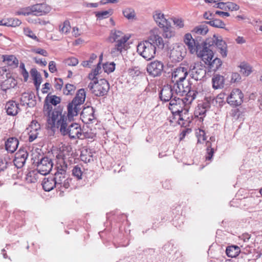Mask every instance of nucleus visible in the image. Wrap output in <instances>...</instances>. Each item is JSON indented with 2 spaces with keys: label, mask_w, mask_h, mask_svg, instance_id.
<instances>
[{
  "label": "nucleus",
  "mask_w": 262,
  "mask_h": 262,
  "mask_svg": "<svg viewBox=\"0 0 262 262\" xmlns=\"http://www.w3.org/2000/svg\"><path fill=\"white\" fill-rule=\"evenodd\" d=\"M156 47L163 49L164 43L163 38L159 35L158 30H154L150 32L147 40L139 43L137 46V52L144 59L150 60L156 55Z\"/></svg>",
  "instance_id": "1"
},
{
  "label": "nucleus",
  "mask_w": 262,
  "mask_h": 262,
  "mask_svg": "<svg viewBox=\"0 0 262 262\" xmlns=\"http://www.w3.org/2000/svg\"><path fill=\"white\" fill-rule=\"evenodd\" d=\"M68 147H63L62 150L59 151L56 158L57 159L56 172L54 174V181L58 189H67L70 186L72 181L71 178L66 177V172L68 169V164L66 160L70 156Z\"/></svg>",
  "instance_id": "2"
},
{
  "label": "nucleus",
  "mask_w": 262,
  "mask_h": 262,
  "mask_svg": "<svg viewBox=\"0 0 262 262\" xmlns=\"http://www.w3.org/2000/svg\"><path fill=\"white\" fill-rule=\"evenodd\" d=\"M52 110L51 104H46L43 106V112L47 115V125L52 130L55 131L59 129L61 134L66 130V128L70 123V121L67 116L66 112L61 110Z\"/></svg>",
  "instance_id": "3"
},
{
  "label": "nucleus",
  "mask_w": 262,
  "mask_h": 262,
  "mask_svg": "<svg viewBox=\"0 0 262 262\" xmlns=\"http://www.w3.org/2000/svg\"><path fill=\"white\" fill-rule=\"evenodd\" d=\"M186 100L185 98L180 99L174 97L169 102L168 106L173 114L178 116V124L183 126H186L190 122V121L188 120V112L189 105L191 103H188V101Z\"/></svg>",
  "instance_id": "4"
},
{
  "label": "nucleus",
  "mask_w": 262,
  "mask_h": 262,
  "mask_svg": "<svg viewBox=\"0 0 262 262\" xmlns=\"http://www.w3.org/2000/svg\"><path fill=\"white\" fill-rule=\"evenodd\" d=\"M173 86L175 94L179 96L185 95L184 98H186V101H188V103H192L202 93L201 91L192 89L191 84L188 81H176Z\"/></svg>",
  "instance_id": "5"
},
{
  "label": "nucleus",
  "mask_w": 262,
  "mask_h": 262,
  "mask_svg": "<svg viewBox=\"0 0 262 262\" xmlns=\"http://www.w3.org/2000/svg\"><path fill=\"white\" fill-rule=\"evenodd\" d=\"M88 88L95 96H102L107 94L110 85L107 80L100 79L91 81L89 84Z\"/></svg>",
  "instance_id": "6"
},
{
  "label": "nucleus",
  "mask_w": 262,
  "mask_h": 262,
  "mask_svg": "<svg viewBox=\"0 0 262 262\" xmlns=\"http://www.w3.org/2000/svg\"><path fill=\"white\" fill-rule=\"evenodd\" d=\"M186 54L185 46L182 43L173 45L170 50L169 57L173 62H180L183 60Z\"/></svg>",
  "instance_id": "7"
},
{
  "label": "nucleus",
  "mask_w": 262,
  "mask_h": 262,
  "mask_svg": "<svg viewBox=\"0 0 262 262\" xmlns=\"http://www.w3.org/2000/svg\"><path fill=\"white\" fill-rule=\"evenodd\" d=\"M207 43L209 47L216 46L219 50V52L223 57H226L227 55V46L221 36L214 35L212 37L207 39Z\"/></svg>",
  "instance_id": "8"
},
{
  "label": "nucleus",
  "mask_w": 262,
  "mask_h": 262,
  "mask_svg": "<svg viewBox=\"0 0 262 262\" xmlns=\"http://www.w3.org/2000/svg\"><path fill=\"white\" fill-rule=\"evenodd\" d=\"M207 45L206 40V42L200 45L197 52L194 53L197 55L198 57L201 58L205 64L210 62L214 56L213 51L207 46Z\"/></svg>",
  "instance_id": "9"
},
{
  "label": "nucleus",
  "mask_w": 262,
  "mask_h": 262,
  "mask_svg": "<svg viewBox=\"0 0 262 262\" xmlns=\"http://www.w3.org/2000/svg\"><path fill=\"white\" fill-rule=\"evenodd\" d=\"M207 45L206 40V42L200 45L197 52L194 53L197 55L198 57L201 58L205 64L210 62L214 56L213 51L207 46Z\"/></svg>",
  "instance_id": "10"
},
{
  "label": "nucleus",
  "mask_w": 262,
  "mask_h": 262,
  "mask_svg": "<svg viewBox=\"0 0 262 262\" xmlns=\"http://www.w3.org/2000/svg\"><path fill=\"white\" fill-rule=\"evenodd\" d=\"M207 45L206 40V42L200 45L197 52L194 53L197 55L198 57L201 58L205 64L210 62L214 56L213 51L207 46Z\"/></svg>",
  "instance_id": "11"
},
{
  "label": "nucleus",
  "mask_w": 262,
  "mask_h": 262,
  "mask_svg": "<svg viewBox=\"0 0 262 262\" xmlns=\"http://www.w3.org/2000/svg\"><path fill=\"white\" fill-rule=\"evenodd\" d=\"M189 71L191 77L195 80H201L206 75L205 67L201 62L191 65Z\"/></svg>",
  "instance_id": "12"
},
{
  "label": "nucleus",
  "mask_w": 262,
  "mask_h": 262,
  "mask_svg": "<svg viewBox=\"0 0 262 262\" xmlns=\"http://www.w3.org/2000/svg\"><path fill=\"white\" fill-rule=\"evenodd\" d=\"M244 94L238 89L232 90L226 100L228 104L233 106L240 105L243 102Z\"/></svg>",
  "instance_id": "13"
},
{
  "label": "nucleus",
  "mask_w": 262,
  "mask_h": 262,
  "mask_svg": "<svg viewBox=\"0 0 262 262\" xmlns=\"http://www.w3.org/2000/svg\"><path fill=\"white\" fill-rule=\"evenodd\" d=\"M81 134L80 125L78 123L71 122L66 127L65 132L61 134L63 136H68L71 139L79 138Z\"/></svg>",
  "instance_id": "14"
},
{
  "label": "nucleus",
  "mask_w": 262,
  "mask_h": 262,
  "mask_svg": "<svg viewBox=\"0 0 262 262\" xmlns=\"http://www.w3.org/2000/svg\"><path fill=\"white\" fill-rule=\"evenodd\" d=\"M164 64L159 60H154L147 64L146 67L148 74L153 77L159 76L163 71Z\"/></svg>",
  "instance_id": "15"
},
{
  "label": "nucleus",
  "mask_w": 262,
  "mask_h": 262,
  "mask_svg": "<svg viewBox=\"0 0 262 262\" xmlns=\"http://www.w3.org/2000/svg\"><path fill=\"white\" fill-rule=\"evenodd\" d=\"M53 165V163L51 159L48 157L42 158L38 162L37 165V171L42 175H46L51 170Z\"/></svg>",
  "instance_id": "16"
},
{
  "label": "nucleus",
  "mask_w": 262,
  "mask_h": 262,
  "mask_svg": "<svg viewBox=\"0 0 262 262\" xmlns=\"http://www.w3.org/2000/svg\"><path fill=\"white\" fill-rule=\"evenodd\" d=\"M183 41L187 46L190 53L192 54L197 52V50L201 44L198 41L195 40L193 38L192 35L189 33H186L184 35Z\"/></svg>",
  "instance_id": "17"
},
{
  "label": "nucleus",
  "mask_w": 262,
  "mask_h": 262,
  "mask_svg": "<svg viewBox=\"0 0 262 262\" xmlns=\"http://www.w3.org/2000/svg\"><path fill=\"white\" fill-rule=\"evenodd\" d=\"M188 71L187 67L180 66L176 68L172 73V79L173 81H184L188 75Z\"/></svg>",
  "instance_id": "18"
},
{
  "label": "nucleus",
  "mask_w": 262,
  "mask_h": 262,
  "mask_svg": "<svg viewBox=\"0 0 262 262\" xmlns=\"http://www.w3.org/2000/svg\"><path fill=\"white\" fill-rule=\"evenodd\" d=\"M33 15L42 16L49 13L51 10L50 6L46 3L37 4L32 6Z\"/></svg>",
  "instance_id": "19"
},
{
  "label": "nucleus",
  "mask_w": 262,
  "mask_h": 262,
  "mask_svg": "<svg viewBox=\"0 0 262 262\" xmlns=\"http://www.w3.org/2000/svg\"><path fill=\"white\" fill-rule=\"evenodd\" d=\"M174 94L173 87L172 88L169 85H164L161 91L160 98L163 101H170L176 97Z\"/></svg>",
  "instance_id": "20"
},
{
  "label": "nucleus",
  "mask_w": 262,
  "mask_h": 262,
  "mask_svg": "<svg viewBox=\"0 0 262 262\" xmlns=\"http://www.w3.org/2000/svg\"><path fill=\"white\" fill-rule=\"evenodd\" d=\"M28 154L24 149H19L15 155L13 160L14 165L18 168H21L25 164L28 158Z\"/></svg>",
  "instance_id": "21"
},
{
  "label": "nucleus",
  "mask_w": 262,
  "mask_h": 262,
  "mask_svg": "<svg viewBox=\"0 0 262 262\" xmlns=\"http://www.w3.org/2000/svg\"><path fill=\"white\" fill-rule=\"evenodd\" d=\"M210 107V104L207 99L202 103L199 104L194 111L195 117L202 119Z\"/></svg>",
  "instance_id": "22"
},
{
  "label": "nucleus",
  "mask_w": 262,
  "mask_h": 262,
  "mask_svg": "<svg viewBox=\"0 0 262 262\" xmlns=\"http://www.w3.org/2000/svg\"><path fill=\"white\" fill-rule=\"evenodd\" d=\"M153 17L155 21L160 28L167 26L169 23L165 18L164 14L160 10H156L154 12Z\"/></svg>",
  "instance_id": "23"
},
{
  "label": "nucleus",
  "mask_w": 262,
  "mask_h": 262,
  "mask_svg": "<svg viewBox=\"0 0 262 262\" xmlns=\"http://www.w3.org/2000/svg\"><path fill=\"white\" fill-rule=\"evenodd\" d=\"M128 39L129 37L116 41L115 47L111 51V54L113 55H118L119 54H121L123 50H126L127 48L126 42Z\"/></svg>",
  "instance_id": "24"
},
{
  "label": "nucleus",
  "mask_w": 262,
  "mask_h": 262,
  "mask_svg": "<svg viewBox=\"0 0 262 262\" xmlns=\"http://www.w3.org/2000/svg\"><path fill=\"white\" fill-rule=\"evenodd\" d=\"M18 105L19 104L14 101H8L5 105L7 114L13 116L16 115L19 111Z\"/></svg>",
  "instance_id": "25"
},
{
  "label": "nucleus",
  "mask_w": 262,
  "mask_h": 262,
  "mask_svg": "<svg viewBox=\"0 0 262 262\" xmlns=\"http://www.w3.org/2000/svg\"><path fill=\"white\" fill-rule=\"evenodd\" d=\"M67 108L68 114H67V116L70 122H72L73 120L74 117L78 115L79 112L81 109V107L77 106V105L71 102L68 105Z\"/></svg>",
  "instance_id": "26"
},
{
  "label": "nucleus",
  "mask_w": 262,
  "mask_h": 262,
  "mask_svg": "<svg viewBox=\"0 0 262 262\" xmlns=\"http://www.w3.org/2000/svg\"><path fill=\"white\" fill-rule=\"evenodd\" d=\"M85 97L86 93L84 90L83 89H81L77 91L75 97L71 102L77 105V106L81 107V105L85 101Z\"/></svg>",
  "instance_id": "27"
},
{
  "label": "nucleus",
  "mask_w": 262,
  "mask_h": 262,
  "mask_svg": "<svg viewBox=\"0 0 262 262\" xmlns=\"http://www.w3.org/2000/svg\"><path fill=\"white\" fill-rule=\"evenodd\" d=\"M93 108L91 107L84 108L81 114L83 121L85 123H89V122L93 121L95 118Z\"/></svg>",
  "instance_id": "28"
},
{
  "label": "nucleus",
  "mask_w": 262,
  "mask_h": 262,
  "mask_svg": "<svg viewBox=\"0 0 262 262\" xmlns=\"http://www.w3.org/2000/svg\"><path fill=\"white\" fill-rule=\"evenodd\" d=\"M18 144L19 142L17 138H9L5 143L6 149L10 152H13L17 149Z\"/></svg>",
  "instance_id": "29"
},
{
  "label": "nucleus",
  "mask_w": 262,
  "mask_h": 262,
  "mask_svg": "<svg viewBox=\"0 0 262 262\" xmlns=\"http://www.w3.org/2000/svg\"><path fill=\"white\" fill-rule=\"evenodd\" d=\"M42 185L46 191H50L54 187L57 188V185L54 181V177L45 178L42 181Z\"/></svg>",
  "instance_id": "30"
},
{
  "label": "nucleus",
  "mask_w": 262,
  "mask_h": 262,
  "mask_svg": "<svg viewBox=\"0 0 262 262\" xmlns=\"http://www.w3.org/2000/svg\"><path fill=\"white\" fill-rule=\"evenodd\" d=\"M3 61L8 66L12 68H16L18 66V60L16 57L13 55H4L2 56Z\"/></svg>",
  "instance_id": "31"
},
{
  "label": "nucleus",
  "mask_w": 262,
  "mask_h": 262,
  "mask_svg": "<svg viewBox=\"0 0 262 262\" xmlns=\"http://www.w3.org/2000/svg\"><path fill=\"white\" fill-rule=\"evenodd\" d=\"M17 84L16 80L13 77H7V79L3 81L1 84V89L6 91L8 89L14 88Z\"/></svg>",
  "instance_id": "32"
},
{
  "label": "nucleus",
  "mask_w": 262,
  "mask_h": 262,
  "mask_svg": "<svg viewBox=\"0 0 262 262\" xmlns=\"http://www.w3.org/2000/svg\"><path fill=\"white\" fill-rule=\"evenodd\" d=\"M128 37V36L124 34V33L120 31L114 30L111 32L110 36V40L111 42H116Z\"/></svg>",
  "instance_id": "33"
},
{
  "label": "nucleus",
  "mask_w": 262,
  "mask_h": 262,
  "mask_svg": "<svg viewBox=\"0 0 262 262\" xmlns=\"http://www.w3.org/2000/svg\"><path fill=\"white\" fill-rule=\"evenodd\" d=\"M224 79L222 76L214 75L212 79V86L214 89H221L224 86Z\"/></svg>",
  "instance_id": "34"
},
{
  "label": "nucleus",
  "mask_w": 262,
  "mask_h": 262,
  "mask_svg": "<svg viewBox=\"0 0 262 262\" xmlns=\"http://www.w3.org/2000/svg\"><path fill=\"white\" fill-rule=\"evenodd\" d=\"M30 74L34 81L35 85L36 88H38L41 82V77L40 73L36 69L33 68L31 70Z\"/></svg>",
  "instance_id": "35"
},
{
  "label": "nucleus",
  "mask_w": 262,
  "mask_h": 262,
  "mask_svg": "<svg viewBox=\"0 0 262 262\" xmlns=\"http://www.w3.org/2000/svg\"><path fill=\"white\" fill-rule=\"evenodd\" d=\"M226 252L228 256L235 257L239 254L240 249L238 246H231L227 248Z\"/></svg>",
  "instance_id": "36"
},
{
  "label": "nucleus",
  "mask_w": 262,
  "mask_h": 262,
  "mask_svg": "<svg viewBox=\"0 0 262 262\" xmlns=\"http://www.w3.org/2000/svg\"><path fill=\"white\" fill-rule=\"evenodd\" d=\"M222 62L221 60L216 57L213 60H210V62L207 63V64L208 65V68L210 70L215 71L219 69V68L222 66Z\"/></svg>",
  "instance_id": "37"
},
{
  "label": "nucleus",
  "mask_w": 262,
  "mask_h": 262,
  "mask_svg": "<svg viewBox=\"0 0 262 262\" xmlns=\"http://www.w3.org/2000/svg\"><path fill=\"white\" fill-rule=\"evenodd\" d=\"M208 31V27L205 24H202L195 27L192 30V32L197 35H205Z\"/></svg>",
  "instance_id": "38"
},
{
  "label": "nucleus",
  "mask_w": 262,
  "mask_h": 262,
  "mask_svg": "<svg viewBox=\"0 0 262 262\" xmlns=\"http://www.w3.org/2000/svg\"><path fill=\"white\" fill-rule=\"evenodd\" d=\"M239 68L241 69V73L245 76H248L252 72L251 66L246 63H242L239 66Z\"/></svg>",
  "instance_id": "39"
},
{
  "label": "nucleus",
  "mask_w": 262,
  "mask_h": 262,
  "mask_svg": "<svg viewBox=\"0 0 262 262\" xmlns=\"http://www.w3.org/2000/svg\"><path fill=\"white\" fill-rule=\"evenodd\" d=\"M37 171L32 170L29 172L26 177V181L29 183H35L38 179Z\"/></svg>",
  "instance_id": "40"
},
{
  "label": "nucleus",
  "mask_w": 262,
  "mask_h": 262,
  "mask_svg": "<svg viewBox=\"0 0 262 262\" xmlns=\"http://www.w3.org/2000/svg\"><path fill=\"white\" fill-rule=\"evenodd\" d=\"M60 102V99L59 97L55 95L48 96L45 99V103L44 106L47 104H50L51 103L54 105H56Z\"/></svg>",
  "instance_id": "41"
},
{
  "label": "nucleus",
  "mask_w": 262,
  "mask_h": 262,
  "mask_svg": "<svg viewBox=\"0 0 262 262\" xmlns=\"http://www.w3.org/2000/svg\"><path fill=\"white\" fill-rule=\"evenodd\" d=\"M163 30V36L165 38H169L174 36V32L173 31L169 23L167 26L161 27Z\"/></svg>",
  "instance_id": "42"
},
{
  "label": "nucleus",
  "mask_w": 262,
  "mask_h": 262,
  "mask_svg": "<svg viewBox=\"0 0 262 262\" xmlns=\"http://www.w3.org/2000/svg\"><path fill=\"white\" fill-rule=\"evenodd\" d=\"M5 26L15 27L19 26L21 22L18 18H10L6 19Z\"/></svg>",
  "instance_id": "43"
},
{
  "label": "nucleus",
  "mask_w": 262,
  "mask_h": 262,
  "mask_svg": "<svg viewBox=\"0 0 262 262\" xmlns=\"http://www.w3.org/2000/svg\"><path fill=\"white\" fill-rule=\"evenodd\" d=\"M15 14L18 15H23L25 16L33 14L32 6L20 9L15 12Z\"/></svg>",
  "instance_id": "44"
},
{
  "label": "nucleus",
  "mask_w": 262,
  "mask_h": 262,
  "mask_svg": "<svg viewBox=\"0 0 262 262\" xmlns=\"http://www.w3.org/2000/svg\"><path fill=\"white\" fill-rule=\"evenodd\" d=\"M101 71V67L100 66V62L97 63L96 68L93 70V71L89 74V78L92 81L97 80L98 78L97 76L100 73Z\"/></svg>",
  "instance_id": "45"
},
{
  "label": "nucleus",
  "mask_w": 262,
  "mask_h": 262,
  "mask_svg": "<svg viewBox=\"0 0 262 262\" xmlns=\"http://www.w3.org/2000/svg\"><path fill=\"white\" fill-rule=\"evenodd\" d=\"M83 171L82 168L79 165L75 166L72 169V175L77 180H81Z\"/></svg>",
  "instance_id": "46"
},
{
  "label": "nucleus",
  "mask_w": 262,
  "mask_h": 262,
  "mask_svg": "<svg viewBox=\"0 0 262 262\" xmlns=\"http://www.w3.org/2000/svg\"><path fill=\"white\" fill-rule=\"evenodd\" d=\"M123 14L128 19H133L136 16L134 10L131 8H126L123 11Z\"/></svg>",
  "instance_id": "47"
},
{
  "label": "nucleus",
  "mask_w": 262,
  "mask_h": 262,
  "mask_svg": "<svg viewBox=\"0 0 262 262\" xmlns=\"http://www.w3.org/2000/svg\"><path fill=\"white\" fill-rule=\"evenodd\" d=\"M71 29L70 23L69 21L66 20L59 26V31L63 34H67Z\"/></svg>",
  "instance_id": "48"
},
{
  "label": "nucleus",
  "mask_w": 262,
  "mask_h": 262,
  "mask_svg": "<svg viewBox=\"0 0 262 262\" xmlns=\"http://www.w3.org/2000/svg\"><path fill=\"white\" fill-rule=\"evenodd\" d=\"M210 26L219 28H225V24L219 19H215L208 22Z\"/></svg>",
  "instance_id": "49"
},
{
  "label": "nucleus",
  "mask_w": 262,
  "mask_h": 262,
  "mask_svg": "<svg viewBox=\"0 0 262 262\" xmlns=\"http://www.w3.org/2000/svg\"><path fill=\"white\" fill-rule=\"evenodd\" d=\"M103 68L107 74L112 73L115 69V63L114 62L105 63L103 65Z\"/></svg>",
  "instance_id": "50"
},
{
  "label": "nucleus",
  "mask_w": 262,
  "mask_h": 262,
  "mask_svg": "<svg viewBox=\"0 0 262 262\" xmlns=\"http://www.w3.org/2000/svg\"><path fill=\"white\" fill-rule=\"evenodd\" d=\"M32 95L28 93H24L22 94L20 97V101L23 105L29 104L30 101L32 99Z\"/></svg>",
  "instance_id": "51"
},
{
  "label": "nucleus",
  "mask_w": 262,
  "mask_h": 262,
  "mask_svg": "<svg viewBox=\"0 0 262 262\" xmlns=\"http://www.w3.org/2000/svg\"><path fill=\"white\" fill-rule=\"evenodd\" d=\"M207 146V156H206V160H210L211 159L213 154L214 150L212 148H211V143L209 141H207L206 143Z\"/></svg>",
  "instance_id": "52"
},
{
  "label": "nucleus",
  "mask_w": 262,
  "mask_h": 262,
  "mask_svg": "<svg viewBox=\"0 0 262 262\" xmlns=\"http://www.w3.org/2000/svg\"><path fill=\"white\" fill-rule=\"evenodd\" d=\"M76 90V86L71 84H67L63 89V93L66 95L72 94Z\"/></svg>",
  "instance_id": "53"
},
{
  "label": "nucleus",
  "mask_w": 262,
  "mask_h": 262,
  "mask_svg": "<svg viewBox=\"0 0 262 262\" xmlns=\"http://www.w3.org/2000/svg\"><path fill=\"white\" fill-rule=\"evenodd\" d=\"M41 130L40 124L35 120H33L31 122L29 126L27 128L28 132L37 130Z\"/></svg>",
  "instance_id": "54"
},
{
  "label": "nucleus",
  "mask_w": 262,
  "mask_h": 262,
  "mask_svg": "<svg viewBox=\"0 0 262 262\" xmlns=\"http://www.w3.org/2000/svg\"><path fill=\"white\" fill-rule=\"evenodd\" d=\"M196 134L198 137V142L202 143L206 140V137L204 130L200 129L198 132H196Z\"/></svg>",
  "instance_id": "55"
},
{
  "label": "nucleus",
  "mask_w": 262,
  "mask_h": 262,
  "mask_svg": "<svg viewBox=\"0 0 262 262\" xmlns=\"http://www.w3.org/2000/svg\"><path fill=\"white\" fill-rule=\"evenodd\" d=\"M41 130L37 129V130L28 132L29 135V141L30 142H32L35 140L39 135V132Z\"/></svg>",
  "instance_id": "56"
},
{
  "label": "nucleus",
  "mask_w": 262,
  "mask_h": 262,
  "mask_svg": "<svg viewBox=\"0 0 262 262\" xmlns=\"http://www.w3.org/2000/svg\"><path fill=\"white\" fill-rule=\"evenodd\" d=\"M88 152L87 150H84L81 151V154L80 155L81 160L85 162H90L91 160L92 156L90 155V152L89 154V155L87 156L85 154Z\"/></svg>",
  "instance_id": "57"
},
{
  "label": "nucleus",
  "mask_w": 262,
  "mask_h": 262,
  "mask_svg": "<svg viewBox=\"0 0 262 262\" xmlns=\"http://www.w3.org/2000/svg\"><path fill=\"white\" fill-rule=\"evenodd\" d=\"M24 34L28 36L29 37L38 41V39L35 34L33 32V31L29 29V28H24Z\"/></svg>",
  "instance_id": "58"
},
{
  "label": "nucleus",
  "mask_w": 262,
  "mask_h": 262,
  "mask_svg": "<svg viewBox=\"0 0 262 262\" xmlns=\"http://www.w3.org/2000/svg\"><path fill=\"white\" fill-rule=\"evenodd\" d=\"M111 11H104L102 12H98L96 13V16L100 19L106 18L111 15Z\"/></svg>",
  "instance_id": "59"
},
{
  "label": "nucleus",
  "mask_w": 262,
  "mask_h": 262,
  "mask_svg": "<svg viewBox=\"0 0 262 262\" xmlns=\"http://www.w3.org/2000/svg\"><path fill=\"white\" fill-rule=\"evenodd\" d=\"M19 67L21 70V74L24 77V80L25 81H27L28 79L29 73L25 69V64L24 63H21Z\"/></svg>",
  "instance_id": "60"
},
{
  "label": "nucleus",
  "mask_w": 262,
  "mask_h": 262,
  "mask_svg": "<svg viewBox=\"0 0 262 262\" xmlns=\"http://www.w3.org/2000/svg\"><path fill=\"white\" fill-rule=\"evenodd\" d=\"M226 10L228 9L231 11H237L239 9V6L232 2H228L226 3Z\"/></svg>",
  "instance_id": "61"
},
{
  "label": "nucleus",
  "mask_w": 262,
  "mask_h": 262,
  "mask_svg": "<svg viewBox=\"0 0 262 262\" xmlns=\"http://www.w3.org/2000/svg\"><path fill=\"white\" fill-rule=\"evenodd\" d=\"M66 63L70 66H75L78 63V60L75 57H71L66 60Z\"/></svg>",
  "instance_id": "62"
},
{
  "label": "nucleus",
  "mask_w": 262,
  "mask_h": 262,
  "mask_svg": "<svg viewBox=\"0 0 262 262\" xmlns=\"http://www.w3.org/2000/svg\"><path fill=\"white\" fill-rule=\"evenodd\" d=\"M63 84V81L61 78H56L55 79L54 87L56 90H61Z\"/></svg>",
  "instance_id": "63"
},
{
  "label": "nucleus",
  "mask_w": 262,
  "mask_h": 262,
  "mask_svg": "<svg viewBox=\"0 0 262 262\" xmlns=\"http://www.w3.org/2000/svg\"><path fill=\"white\" fill-rule=\"evenodd\" d=\"M32 52L40 54L44 56H48V53L46 50L40 49V48H37V49H33L32 50Z\"/></svg>",
  "instance_id": "64"
}]
</instances>
